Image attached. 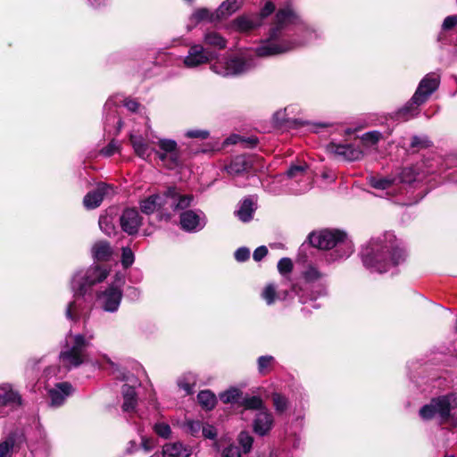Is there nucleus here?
Returning a JSON list of instances; mask_svg holds the SVG:
<instances>
[{"mask_svg": "<svg viewBox=\"0 0 457 457\" xmlns=\"http://www.w3.org/2000/svg\"><path fill=\"white\" fill-rule=\"evenodd\" d=\"M268 253V249L265 245L257 247L253 254V258L256 262L262 260Z\"/></svg>", "mask_w": 457, "mask_h": 457, "instance_id": "62", "label": "nucleus"}, {"mask_svg": "<svg viewBox=\"0 0 457 457\" xmlns=\"http://www.w3.org/2000/svg\"><path fill=\"white\" fill-rule=\"evenodd\" d=\"M422 104L424 103L413 94L411 99L395 113V120L405 121L416 117Z\"/></svg>", "mask_w": 457, "mask_h": 457, "instance_id": "25", "label": "nucleus"}, {"mask_svg": "<svg viewBox=\"0 0 457 457\" xmlns=\"http://www.w3.org/2000/svg\"><path fill=\"white\" fill-rule=\"evenodd\" d=\"M327 151L341 161L354 162L362 158L363 153L352 144H337L330 142Z\"/></svg>", "mask_w": 457, "mask_h": 457, "instance_id": "19", "label": "nucleus"}, {"mask_svg": "<svg viewBox=\"0 0 457 457\" xmlns=\"http://www.w3.org/2000/svg\"><path fill=\"white\" fill-rule=\"evenodd\" d=\"M190 20L192 22L199 23L203 21H214L219 19L216 18V11L212 12L207 8H199L192 13Z\"/></svg>", "mask_w": 457, "mask_h": 457, "instance_id": "41", "label": "nucleus"}, {"mask_svg": "<svg viewBox=\"0 0 457 457\" xmlns=\"http://www.w3.org/2000/svg\"><path fill=\"white\" fill-rule=\"evenodd\" d=\"M203 424L200 420L187 419L183 424L184 430L194 437L201 436Z\"/></svg>", "mask_w": 457, "mask_h": 457, "instance_id": "44", "label": "nucleus"}, {"mask_svg": "<svg viewBox=\"0 0 457 457\" xmlns=\"http://www.w3.org/2000/svg\"><path fill=\"white\" fill-rule=\"evenodd\" d=\"M46 390L49 405L53 408H59L63 405L67 398L74 392L72 385L66 381L56 383L54 386L47 387Z\"/></svg>", "mask_w": 457, "mask_h": 457, "instance_id": "20", "label": "nucleus"}, {"mask_svg": "<svg viewBox=\"0 0 457 457\" xmlns=\"http://www.w3.org/2000/svg\"><path fill=\"white\" fill-rule=\"evenodd\" d=\"M152 144L157 145L158 149H154V154L164 167L175 170L182 165L180 152L175 140L160 138Z\"/></svg>", "mask_w": 457, "mask_h": 457, "instance_id": "12", "label": "nucleus"}, {"mask_svg": "<svg viewBox=\"0 0 457 457\" xmlns=\"http://www.w3.org/2000/svg\"><path fill=\"white\" fill-rule=\"evenodd\" d=\"M154 432L162 438L170 437L171 429L169 424L165 422H157L154 426Z\"/></svg>", "mask_w": 457, "mask_h": 457, "instance_id": "52", "label": "nucleus"}, {"mask_svg": "<svg viewBox=\"0 0 457 457\" xmlns=\"http://www.w3.org/2000/svg\"><path fill=\"white\" fill-rule=\"evenodd\" d=\"M161 195L154 194L143 199L139 203L140 210L145 214H152L156 211L161 212Z\"/></svg>", "mask_w": 457, "mask_h": 457, "instance_id": "34", "label": "nucleus"}, {"mask_svg": "<svg viewBox=\"0 0 457 457\" xmlns=\"http://www.w3.org/2000/svg\"><path fill=\"white\" fill-rule=\"evenodd\" d=\"M382 138V134L378 130H372L362 135L361 140L366 145H375Z\"/></svg>", "mask_w": 457, "mask_h": 457, "instance_id": "50", "label": "nucleus"}, {"mask_svg": "<svg viewBox=\"0 0 457 457\" xmlns=\"http://www.w3.org/2000/svg\"><path fill=\"white\" fill-rule=\"evenodd\" d=\"M200 405L206 410H212L217 403L215 395L210 390L200 391L197 395Z\"/></svg>", "mask_w": 457, "mask_h": 457, "instance_id": "38", "label": "nucleus"}, {"mask_svg": "<svg viewBox=\"0 0 457 457\" xmlns=\"http://www.w3.org/2000/svg\"><path fill=\"white\" fill-rule=\"evenodd\" d=\"M310 244L320 249H332L324 258L328 263L349 257L353 252V245L347 235L338 229H324L309 235Z\"/></svg>", "mask_w": 457, "mask_h": 457, "instance_id": "4", "label": "nucleus"}, {"mask_svg": "<svg viewBox=\"0 0 457 457\" xmlns=\"http://www.w3.org/2000/svg\"><path fill=\"white\" fill-rule=\"evenodd\" d=\"M191 449L180 442L168 443L162 447L163 457H189Z\"/></svg>", "mask_w": 457, "mask_h": 457, "instance_id": "31", "label": "nucleus"}, {"mask_svg": "<svg viewBox=\"0 0 457 457\" xmlns=\"http://www.w3.org/2000/svg\"><path fill=\"white\" fill-rule=\"evenodd\" d=\"M185 136L188 138L205 139L209 137V131L205 129H188L186 131Z\"/></svg>", "mask_w": 457, "mask_h": 457, "instance_id": "57", "label": "nucleus"}, {"mask_svg": "<svg viewBox=\"0 0 457 457\" xmlns=\"http://www.w3.org/2000/svg\"><path fill=\"white\" fill-rule=\"evenodd\" d=\"M274 426V417L272 412L265 408L256 412L253 420V431L259 436L268 435Z\"/></svg>", "mask_w": 457, "mask_h": 457, "instance_id": "22", "label": "nucleus"}, {"mask_svg": "<svg viewBox=\"0 0 457 457\" xmlns=\"http://www.w3.org/2000/svg\"><path fill=\"white\" fill-rule=\"evenodd\" d=\"M161 195V215L168 220L170 218V212H178L187 209L192 202L191 195H182L175 187H170Z\"/></svg>", "mask_w": 457, "mask_h": 457, "instance_id": "11", "label": "nucleus"}, {"mask_svg": "<svg viewBox=\"0 0 457 457\" xmlns=\"http://www.w3.org/2000/svg\"><path fill=\"white\" fill-rule=\"evenodd\" d=\"M456 410L457 394L448 393L433 397L428 403L420 409L419 415L425 421L436 420L442 425L453 419V412Z\"/></svg>", "mask_w": 457, "mask_h": 457, "instance_id": "6", "label": "nucleus"}, {"mask_svg": "<svg viewBox=\"0 0 457 457\" xmlns=\"http://www.w3.org/2000/svg\"><path fill=\"white\" fill-rule=\"evenodd\" d=\"M124 106L130 112H137L138 107H139V104L137 101L133 100V99H125L124 100Z\"/></svg>", "mask_w": 457, "mask_h": 457, "instance_id": "63", "label": "nucleus"}, {"mask_svg": "<svg viewBox=\"0 0 457 457\" xmlns=\"http://www.w3.org/2000/svg\"><path fill=\"white\" fill-rule=\"evenodd\" d=\"M115 105L116 102L114 101V99L110 98L106 101L104 104V111L108 112L106 115V122H110L112 119H115V111L112 110Z\"/></svg>", "mask_w": 457, "mask_h": 457, "instance_id": "59", "label": "nucleus"}, {"mask_svg": "<svg viewBox=\"0 0 457 457\" xmlns=\"http://www.w3.org/2000/svg\"><path fill=\"white\" fill-rule=\"evenodd\" d=\"M139 447L142 448L145 453L150 452L154 447V440L142 436Z\"/></svg>", "mask_w": 457, "mask_h": 457, "instance_id": "61", "label": "nucleus"}, {"mask_svg": "<svg viewBox=\"0 0 457 457\" xmlns=\"http://www.w3.org/2000/svg\"><path fill=\"white\" fill-rule=\"evenodd\" d=\"M370 185L376 189H388L396 184V177H371Z\"/></svg>", "mask_w": 457, "mask_h": 457, "instance_id": "39", "label": "nucleus"}, {"mask_svg": "<svg viewBox=\"0 0 457 457\" xmlns=\"http://www.w3.org/2000/svg\"><path fill=\"white\" fill-rule=\"evenodd\" d=\"M107 1L108 0H87V3L93 8H99L101 6L105 5L107 4Z\"/></svg>", "mask_w": 457, "mask_h": 457, "instance_id": "64", "label": "nucleus"}, {"mask_svg": "<svg viewBox=\"0 0 457 457\" xmlns=\"http://www.w3.org/2000/svg\"><path fill=\"white\" fill-rule=\"evenodd\" d=\"M325 277L326 274L316 266L309 264L303 272V281L293 286L291 291L298 296L302 303L314 302L328 294Z\"/></svg>", "mask_w": 457, "mask_h": 457, "instance_id": "5", "label": "nucleus"}, {"mask_svg": "<svg viewBox=\"0 0 457 457\" xmlns=\"http://www.w3.org/2000/svg\"><path fill=\"white\" fill-rule=\"evenodd\" d=\"M207 224L205 213L200 210H183L179 215V225L187 233H196L204 229Z\"/></svg>", "mask_w": 457, "mask_h": 457, "instance_id": "16", "label": "nucleus"}, {"mask_svg": "<svg viewBox=\"0 0 457 457\" xmlns=\"http://www.w3.org/2000/svg\"><path fill=\"white\" fill-rule=\"evenodd\" d=\"M275 358L272 355H262L257 359V369L261 375L268 374L273 364Z\"/></svg>", "mask_w": 457, "mask_h": 457, "instance_id": "43", "label": "nucleus"}, {"mask_svg": "<svg viewBox=\"0 0 457 457\" xmlns=\"http://www.w3.org/2000/svg\"><path fill=\"white\" fill-rule=\"evenodd\" d=\"M135 261V256L132 250L129 247H123L121 253V264L123 268L128 269L130 267Z\"/></svg>", "mask_w": 457, "mask_h": 457, "instance_id": "51", "label": "nucleus"}, {"mask_svg": "<svg viewBox=\"0 0 457 457\" xmlns=\"http://www.w3.org/2000/svg\"><path fill=\"white\" fill-rule=\"evenodd\" d=\"M439 160H432L424 162L421 167H406L403 168L401 172L395 176L396 183H412L414 181L421 180L425 175L433 174L438 170L436 169Z\"/></svg>", "mask_w": 457, "mask_h": 457, "instance_id": "15", "label": "nucleus"}, {"mask_svg": "<svg viewBox=\"0 0 457 457\" xmlns=\"http://www.w3.org/2000/svg\"><path fill=\"white\" fill-rule=\"evenodd\" d=\"M221 457H242V453L239 446L231 444L223 449Z\"/></svg>", "mask_w": 457, "mask_h": 457, "instance_id": "55", "label": "nucleus"}, {"mask_svg": "<svg viewBox=\"0 0 457 457\" xmlns=\"http://www.w3.org/2000/svg\"><path fill=\"white\" fill-rule=\"evenodd\" d=\"M235 259L238 262H244L250 258V250L245 246L239 247L234 253Z\"/></svg>", "mask_w": 457, "mask_h": 457, "instance_id": "58", "label": "nucleus"}, {"mask_svg": "<svg viewBox=\"0 0 457 457\" xmlns=\"http://www.w3.org/2000/svg\"><path fill=\"white\" fill-rule=\"evenodd\" d=\"M120 148V145L117 141L112 140L105 147L101 150V154L110 157L113 155Z\"/></svg>", "mask_w": 457, "mask_h": 457, "instance_id": "56", "label": "nucleus"}, {"mask_svg": "<svg viewBox=\"0 0 457 457\" xmlns=\"http://www.w3.org/2000/svg\"><path fill=\"white\" fill-rule=\"evenodd\" d=\"M21 396L11 384H3L0 386V406L10 407L12 409L21 405Z\"/></svg>", "mask_w": 457, "mask_h": 457, "instance_id": "24", "label": "nucleus"}, {"mask_svg": "<svg viewBox=\"0 0 457 457\" xmlns=\"http://www.w3.org/2000/svg\"><path fill=\"white\" fill-rule=\"evenodd\" d=\"M122 395H123V404L122 411H134L137 406V394L135 391V386H129L128 384H124L122 386Z\"/></svg>", "mask_w": 457, "mask_h": 457, "instance_id": "32", "label": "nucleus"}, {"mask_svg": "<svg viewBox=\"0 0 457 457\" xmlns=\"http://www.w3.org/2000/svg\"><path fill=\"white\" fill-rule=\"evenodd\" d=\"M441 75L437 71L426 74L420 81L414 95L424 104L439 88Z\"/></svg>", "mask_w": 457, "mask_h": 457, "instance_id": "17", "label": "nucleus"}, {"mask_svg": "<svg viewBox=\"0 0 457 457\" xmlns=\"http://www.w3.org/2000/svg\"><path fill=\"white\" fill-rule=\"evenodd\" d=\"M256 66L254 58L245 54H232L217 59L210 66L212 71L221 77L243 75Z\"/></svg>", "mask_w": 457, "mask_h": 457, "instance_id": "7", "label": "nucleus"}, {"mask_svg": "<svg viewBox=\"0 0 457 457\" xmlns=\"http://www.w3.org/2000/svg\"><path fill=\"white\" fill-rule=\"evenodd\" d=\"M124 283V278L117 275L115 281L97 292L96 303L104 312L111 313L118 312L123 296Z\"/></svg>", "mask_w": 457, "mask_h": 457, "instance_id": "9", "label": "nucleus"}, {"mask_svg": "<svg viewBox=\"0 0 457 457\" xmlns=\"http://www.w3.org/2000/svg\"><path fill=\"white\" fill-rule=\"evenodd\" d=\"M275 11V4L272 1H267L259 13H251L238 16L233 20L231 28L238 32H248L260 27L263 20Z\"/></svg>", "mask_w": 457, "mask_h": 457, "instance_id": "13", "label": "nucleus"}, {"mask_svg": "<svg viewBox=\"0 0 457 457\" xmlns=\"http://www.w3.org/2000/svg\"><path fill=\"white\" fill-rule=\"evenodd\" d=\"M122 230L129 235H135L142 223L139 212L135 208L125 209L120 218Z\"/></svg>", "mask_w": 457, "mask_h": 457, "instance_id": "23", "label": "nucleus"}, {"mask_svg": "<svg viewBox=\"0 0 457 457\" xmlns=\"http://www.w3.org/2000/svg\"><path fill=\"white\" fill-rule=\"evenodd\" d=\"M213 53L201 44L188 46L187 55L183 57L182 63L187 69H196L202 65L211 63L213 60Z\"/></svg>", "mask_w": 457, "mask_h": 457, "instance_id": "14", "label": "nucleus"}, {"mask_svg": "<svg viewBox=\"0 0 457 457\" xmlns=\"http://www.w3.org/2000/svg\"><path fill=\"white\" fill-rule=\"evenodd\" d=\"M255 210L254 203L251 198H245L240 204L239 209L237 211V216L243 222H248L253 219V214Z\"/></svg>", "mask_w": 457, "mask_h": 457, "instance_id": "37", "label": "nucleus"}, {"mask_svg": "<svg viewBox=\"0 0 457 457\" xmlns=\"http://www.w3.org/2000/svg\"><path fill=\"white\" fill-rule=\"evenodd\" d=\"M319 37V30L306 24L295 6L287 3L277 11L266 37L255 48V54L260 57L285 54Z\"/></svg>", "mask_w": 457, "mask_h": 457, "instance_id": "1", "label": "nucleus"}, {"mask_svg": "<svg viewBox=\"0 0 457 457\" xmlns=\"http://www.w3.org/2000/svg\"><path fill=\"white\" fill-rule=\"evenodd\" d=\"M239 405L245 410L255 411L256 412L267 408L264 401L259 395H245L239 402Z\"/></svg>", "mask_w": 457, "mask_h": 457, "instance_id": "35", "label": "nucleus"}, {"mask_svg": "<svg viewBox=\"0 0 457 457\" xmlns=\"http://www.w3.org/2000/svg\"><path fill=\"white\" fill-rule=\"evenodd\" d=\"M293 270V262L291 259L284 257L278 262V270L282 275L289 274Z\"/></svg>", "mask_w": 457, "mask_h": 457, "instance_id": "53", "label": "nucleus"}, {"mask_svg": "<svg viewBox=\"0 0 457 457\" xmlns=\"http://www.w3.org/2000/svg\"><path fill=\"white\" fill-rule=\"evenodd\" d=\"M242 392L236 387H230L228 390L220 394V399L224 403H237L240 399Z\"/></svg>", "mask_w": 457, "mask_h": 457, "instance_id": "45", "label": "nucleus"}, {"mask_svg": "<svg viewBox=\"0 0 457 457\" xmlns=\"http://www.w3.org/2000/svg\"><path fill=\"white\" fill-rule=\"evenodd\" d=\"M109 271L100 265L94 264L87 269L75 272L71 281L72 293L86 295L93 286L103 282L108 277Z\"/></svg>", "mask_w": 457, "mask_h": 457, "instance_id": "8", "label": "nucleus"}, {"mask_svg": "<svg viewBox=\"0 0 457 457\" xmlns=\"http://www.w3.org/2000/svg\"><path fill=\"white\" fill-rule=\"evenodd\" d=\"M243 4V0H226L216 10V18H226L237 12Z\"/></svg>", "mask_w": 457, "mask_h": 457, "instance_id": "36", "label": "nucleus"}, {"mask_svg": "<svg viewBox=\"0 0 457 457\" xmlns=\"http://www.w3.org/2000/svg\"><path fill=\"white\" fill-rule=\"evenodd\" d=\"M86 295H77L73 293V300L68 303L65 308V318L73 322L79 321L88 315V309L85 304L84 296Z\"/></svg>", "mask_w": 457, "mask_h": 457, "instance_id": "21", "label": "nucleus"}, {"mask_svg": "<svg viewBox=\"0 0 457 457\" xmlns=\"http://www.w3.org/2000/svg\"><path fill=\"white\" fill-rule=\"evenodd\" d=\"M14 442L12 437H8L0 443V457H12Z\"/></svg>", "mask_w": 457, "mask_h": 457, "instance_id": "49", "label": "nucleus"}, {"mask_svg": "<svg viewBox=\"0 0 457 457\" xmlns=\"http://www.w3.org/2000/svg\"><path fill=\"white\" fill-rule=\"evenodd\" d=\"M287 179L288 192L294 195H301L311 188V176L308 173V165L293 164L287 172L278 177L279 181Z\"/></svg>", "mask_w": 457, "mask_h": 457, "instance_id": "10", "label": "nucleus"}, {"mask_svg": "<svg viewBox=\"0 0 457 457\" xmlns=\"http://www.w3.org/2000/svg\"><path fill=\"white\" fill-rule=\"evenodd\" d=\"M100 229L107 236H112L115 233V227L112 223V218L108 215H101L98 220Z\"/></svg>", "mask_w": 457, "mask_h": 457, "instance_id": "46", "label": "nucleus"}, {"mask_svg": "<svg viewBox=\"0 0 457 457\" xmlns=\"http://www.w3.org/2000/svg\"><path fill=\"white\" fill-rule=\"evenodd\" d=\"M129 140L135 154L141 159L146 161L151 157L152 154L154 153V148H151L141 136L131 134Z\"/></svg>", "mask_w": 457, "mask_h": 457, "instance_id": "28", "label": "nucleus"}, {"mask_svg": "<svg viewBox=\"0 0 457 457\" xmlns=\"http://www.w3.org/2000/svg\"><path fill=\"white\" fill-rule=\"evenodd\" d=\"M360 255L370 272L385 273L405 261L406 251L395 233L386 231L364 244Z\"/></svg>", "mask_w": 457, "mask_h": 457, "instance_id": "2", "label": "nucleus"}, {"mask_svg": "<svg viewBox=\"0 0 457 457\" xmlns=\"http://www.w3.org/2000/svg\"><path fill=\"white\" fill-rule=\"evenodd\" d=\"M431 145L432 142L427 136H413L411 137L408 151L415 153L423 149L429 148Z\"/></svg>", "mask_w": 457, "mask_h": 457, "instance_id": "40", "label": "nucleus"}, {"mask_svg": "<svg viewBox=\"0 0 457 457\" xmlns=\"http://www.w3.org/2000/svg\"><path fill=\"white\" fill-rule=\"evenodd\" d=\"M94 333L86 330L73 333L70 330L61 342L58 354L59 366H49L45 370L46 378L50 380L55 377L62 378L71 370L77 369L88 361V348L92 345Z\"/></svg>", "mask_w": 457, "mask_h": 457, "instance_id": "3", "label": "nucleus"}, {"mask_svg": "<svg viewBox=\"0 0 457 457\" xmlns=\"http://www.w3.org/2000/svg\"><path fill=\"white\" fill-rule=\"evenodd\" d=\"M270 399L277 415H283L288 411L290 407V401L286 395L280 392H273L270 395Z\"/></svg>", "mask_w": 457, "mask_h": 457, "instance_id": "33", "label": "nucleus"}, {"mask_svg": "<svg viewBox=\"0 0 457 457\" xmlns=\"http://www.w3.org/2000/svg\"><path fill=\"white\" fill-rule=\"evenodd\" d=\"M114 194V188L112 185L100 182L96 188L87 193L83 199V204L86 209L93 210L97 208L104 199Z\"/></svg>", "mask_w": 457, "mask_h": 457, "instance_id": "18", "label": "nucleus"}, {"mask_svg": "<svg viewBox=\"0 0 457 457\" xmlns=\"http://www.w3.org/2000/svg\"><path fill=\"white\" fill-rule=\"evenodd\" d=\"M203 43L208 49L222 50L227 46V39L215 30L205 31L203 36Z\"/></svg>", "mask_w": 457, "mask_h": 457, "instance_id": "30", "label": "nucleus"}, {"mask_svg": "<svg viewBox=\"0 0 457 457\" xmlns=\"http://www.w3.org/2000/svg\"><path fill=\"white\" fill-rule=\"evenodd\" d=\"M218 435L217 428L209 424V423H204L202 428L201 436L204 438L214 440L216 439Z\"/></svg>", "mask_w": 457, "mask_h": 457, "instance_id": "54", "label": "nucleus"}, {"mask_svg": "<svg viewBox=\"0 0 457 457\" xmlns=\"http://www.w3.org/2000/svg\"><path fill=\"white\" fill-rule=\"evenodd\" d=\"M237 441L239 445L242 446L243 452L245 453H248L251 451L253 443V438L248 432H240L237 436Z\"/></svg>", "mask_w": 457, "mask_h": 457, "instance_id": "48", "label": "nucleus"}, {"mask_svg": "<svg viewBox=\"0 0 457 457\" xmlns=\"http://www.w3.org/2000/svg\"><path fill=\"white\" fill-rule=\"evenodd\" d=\"M290 296L287 289L278 288L273 283L266 285L261 293L262 299L268 305H272L278 301H284Z\"/></svg>", "mask_w": 457, "mask_h": 457, "instance_id": "26", "label": "nucleus"}, {"mask_svg": "<svg viewBox=\"0 0 457 457\" xmlns=\"http://www.w3.org/2000/svg\"><path fill=\"white\" fill-rule=\"evenodd\" d=\"M294 107L287 106L273 114V120L277 124H284L291 121L289 115L293 112Z\"/></svg>", "mask_w": 457, "mask_h": 457, "instance_id": "47", "label": "nucleus"}, {"mask_svg": "<svg viewBox=\"0 0 457 457\" xmlns=\"http://www.w3.org/2000/svg\"><path fill=\"white\" fill-rule=\"evenodd\" d=\"M252 168L251 160L245 155H237L233 158L230 163L226 167L227 172L232 177H238L244 173H248Z\"/></svg>", "mask_w": 457, "mask_h": 457, "instance_id": "27", "label": "nucleus"}, {"mask_svg": "<svg viewBox=\"0 0 457 457\" xmlns=\"http://www.w3.org/2000/svg\"><path fill=\"white\" fill-rule=\"evenodd\" d=\"M92 257L97 262H107L112 255V248L107 241L96 242L91 248Z\"/></svg>", "mask_w": 457, "mask_h": 457, "instance_id": "29", "label": "nucleus"}, {"mask_svg": "<svg viewBox=\"0 0 457 457\" xmlns=\"http://www.w3.org/2000/svg\"><path fill=\"white\" fill-rule=\"evenodd\" d=\"M457 26V15L447 16L442 24L443 30H450Z\"/></svg>", "mask_w": 457, "mask_h": 457, "instance_id": "60", "label": "nucleus"}, {"mask_svg": "<svg viewBox=\"0 0 457 457\" xmlns=\"http://www.w3.org/2000/svg\"><path fill=\"white\" fill-rule=\"evenodd\" d=\"M195 380V376L193 373H187L178 380V386L184 390L187 395H192L194 393Z\"/></svg>", "mask_w": 457, "mask_h": 457, "instance_id": "42", "label": "nucleus"}]
</instances>
